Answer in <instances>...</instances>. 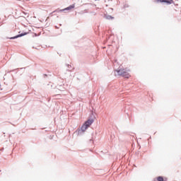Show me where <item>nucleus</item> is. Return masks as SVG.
<instances>
[{"mask_svg": "<svg viewBox=\"0 0 181 181\" xmlns=\"http://www.w3.org/2000/svg\"><path fill=\"white\" fill-rule=\"evenodd\" d=\"M118 76H122V77H125V78H129L131 77V75H129V69H124L121 68L118 70H116Z\"/></svg>", "mask_w": 181, "mask_h": 181, "instance_id": "1", "label": "nucleus"}, {"mask_svg": "<svg viewBox=\"0 0 181 181\" xmlns=\"http://www.w3.org/2000/svg\"><path fill=\"white\" fill-rule=\"evenodd\" d=\"M156 2H164L165 4H168V5H172V4H175L173 0H156Z\"/></svg>", "mask_w": 181, "mask_h": 181, "instance_id": "2", "label": "nucleus"}, {"mask_svg": "<svg viewBox=\"0 0 181 181\" xmlns=\"http://www.w3.org/2000/svg\"><path fill=\"white\" fill-rule=\"evenodd\" d=\"M75 6H76V5L72 4L64 9L60 10V12H63V11H71L72 9H74Z\"/></svg>", "mask_w": 181, "mask_h": 181, "instance_id": "3", "label": "nucleus"}, {"mask_svg": "<svg viewBox=\"0 0 181 181\" xmlns=\"http://www.w3.org/2000/svg\"><path fill=\"white\" fill-rule=\"evenodd\" d=\"M94 122V120L93 119H88L87 120L86 122H84L83 124H85L88 128H90V126Z\"/></svg>", "mask_w": 181, "mask_h": 181, "instance_id": "4", "label": "nucleus"}, {"mask_svg": "<svg viewBox=\"0 0 181 181\" xmlns=\"http://www.w3.org/2000/svg\"><path fill=\"white\" fill-rule=\"evenodd\" d=\"M153 181H166V178H163L162 176L157 177L154 178Z\"/></svg>", "mask_w": 181, "mask_h": 181, "instance_id": "5", "label": "nucleus"}, {"mask_svg": "<svg viewBox=\"0 0 181 181\" xmlns=\"http://www.w3.org/2000/svg\"><path fill=\"white\" fill-rule=\"evenodd\" d=\"M88 129V127L85 124V123H83V124L81 127L82 132H86V131H87Z\"/></svg>", "mask_w": 181, "mask_h": 181, "instance_id": "6", "label": "nucleus"}, {"mask_svg": "<svg viewBox=\"0 0 181 181\" xmlns=\"http://www.w3.org/2000/svg\"><path fill=\"white\" fill-rule=\"evenodd\" d=\"M25 34H21L18 35H16V37H11L10 39H17V37H21L22 36H25Z\"/></svg>", "mask_w": 181, "mask_h": 181, "instance_id": "7", "label": "nucleus"}]
</instances>
